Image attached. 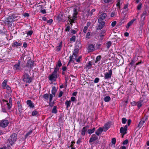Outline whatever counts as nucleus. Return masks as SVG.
Segmentation results:
<instances>
[{
    "label": "nucleus",
    "instance_id": "obj_1",
    "mask_svg": "<svg viewBox=\"0 0 149 149\" xmlns=\"http://www.w3.org/2000/svg\"><path fill=\"white\" fill-rule=\"evenodd\" d=\"M74 13L73 14V16L72 17H68L69 21L71 25L74 22V21L77 19V15L78 12L77 9L75 8L74 9Z\"/></svg>",
    "mask_w": 149,
    "mask_h": 149
},
{
    "label": "nucleus",
    "instance_id": "obj_2",
    "mask_svg": "<svg viewBox=\"0 0 149 149\" xmlns=\"http://www.w3.org/2000/svg\"><path fill=\"white\" fill-rule=\"evenodd\" d=\"M17 139V135L15 133L12 134L9 139V146H12Z\"/></svg>",
    "mask_w": 149,
    "mask_h": 149
},
{
    "label": "nucleus",
    "instance_id": "obj_3",
    "mask_svg": "<svg viewBox=\"0 0 149 149\" xmlns=\"http://www.w3.org/2000/svg\"><path fill=\"white\" fill-rule=\"evenodd\" d=\"M23 81L25 82L30 83L32 81L31 77L25 72V74L23 76Z\"/></svg>",
    "mask_w": 149,
    "mask_h": 149
},
{
    "label": "nucleus",
    "instance_id": "obj_4",
    "mask_svg": "<svg viewBox=\"0 0 149 149\" xmlns=\"http://www.w3.org/2000/svg\"><path fill=\"white\" fill-rule=\"evenodd\" d=\"M4 104L5 103H1V104L2 111L4 112L6 111V109L7 108L10 109L12 106V103H6L5 104Z\"/></svg>",
    "mask_w": 149,
    "mask_h": 149
},
{
    "label": "nucleus",
    "instance_id": "obj_5",
    "mask_svg": "<svg viewBox=\"0 0 149 149\" xmlns=\"http://www.w3.org/2000/svg\"><path fill=\"white\" fill-rule=\"evenodd\" d=\"M8 124L9 122L6 120H3L0 121V126L3 128L6 127Z\"/></svg>",
    "mask_w": 149,
    "mask_h": 149
},
{
    "label": "nucleus",
    "instance_id": "obj_6",
    "mask_svg": "<svg viewBox=\"0 0 149 149\" xmlns=\"http://www.w3.org/2000/svg\"><path fill=\"white\" fill-rule=\"evenodd\" d=\"M104 79H105L108 80L111 78L112 74V71L111 70H109L108 72L105 73Z\"/></svg>",
    "mask_w": 149,
    "mask_h": 149
},
{
    "label": "nucleus",
    "instance_id": "obj_7",
    "mask_svg": "<svg viewBox=\"0 0 149 149\" xmlns=\"http://www.w3.org/2000/svg\"><path fill=\"white\" fill-rule=\"evenodd\" d=\"M17 16H15V15H12L9 16L7 18V22L10 23L15 21V19L17 18Z\"/></svg>",
    "mask_w": 149,
    "mask_h": 149
},
{
    "label": "nucleus",
    "instance_id": "obj_8",
    "mask_svg": "<svg viewBox=\"0 0 149 149\" xmlns=\"http://www.w3.org/2000/svg\"><path fill=\"white\" fill-rule=\"evenodd\" d=\"M147 119V116H145L144 117L141 119V121L139 122L138 125V127H141L144 123L145 121H146Z\"/></svg>",
    "mask_w": 149,
    "mask_h": 149
},
{
    "label": "nucleus",
    "instance_id": "obj_9",
    "mask_svg": "<svg viewBox=\"0 0 149 149\" xmlns=\"http://www.w3.org/2000/svg\"><path fill=\"white\" fill-rule=\"evenodd\" d=\"M127 125H125L124 127H121L120 128V132L122 134H123L122 137H123V136L126 134V131L127 130Z\"/></svg>",
    "mask_w": 149,
    "mask_h": 149
},
{
    "label": "nucleus",
    "instance_id": "obj_10",
    "mask_svg": "<svg viewBox=\"0 0 149 149\" xmlns=\"http://www.w3.org/2000/svg\"><path fill=\"white\" fill-rule=\"evenodd\" d=\"M107 15L105 13H103L101 14L99 18L98 19V22H103V21L104 19L107 17Z\"/></svg>",
    "mask_w": 149,
    "mask_h": 149
},
{
    "label": "nucleus",
    "instance_id": "obj_11",
    "mask_svg": "<svg viewBox=\"0 0 149 149\" xmlns=\"http://www.w3.org/2000/svg\"><path fill=\"white\" fill-rule=\"evenodd\" d=\"M33 64L34 62L31 60H29L27 61L26 66L29 68H31L33 67Z\"/></svg>",
    "mask_w": 149,
    "mask_h": 149
},
{
    "label": "nucleus",
    "instance_id": "obj_12",
    "mask_svg": "<svg viewBox=\"0 0 149 149\" xmlns=\"http://www.w3.org/2000/svg\"><path fill=\"white\" fill-rule=\"evenodd\" d=\"M57 77V75L54 74L52 73L49 76V79L50 81H55Z\"/></svg>",
    "mask_w": 149,
    "mask_h": 149
},
{
    "label": "nucleus",
    "instance_id": "obj_13",
    "mask_svg": "<svg viewBox=\"0 0 149 149\" xmlns=\"http://www.w3.org/2000/svg\"><path fill=\"white\" fill-rule=\"evenodd\" d=\"M20 61L19 60L18 61L17 63L14 65L13 66V68L14 69L17 70H19L20 69L21 67L20 66Z\"/></svg>",
    "mask_w": 149,
    "mask_h": 149
},
{
    "label": "nucleus",
    "instance_id": "obj_14",
    "mask_svg": "<svg viewBox=\"0 0 149 149\" xmlns=\"http://www.w3.org/2000/svg\"><path fill=\"white\" fill-rule=\"evenodd\" d=\"M95 49L94 46L93 44L89 45L88 48V52H93Z\"/></svg>",
    "mask_w": 149,
    "mask_h": 149
},
{
    "label": "nucleus",
    "instance_id": "obj_15",
    "mask_svg": "<svg viewBox=\"0 0 149 149\" xmlns=\"http://www.w3.org/2000/svg\"><path fill=\"white\" fill-rule=\"evenodd\" d=\"M97 138V137L95 135H93L89 140V142L91 143L95 141Z\"/></svg>",
    "mask_w": 149,
    "mask_h": 149
},
{
    "label": "nucleus",
    "instance_id": "obj_16",
    "mask_svg": "<svg viewBox=\"0 0 149 149\" xmlns=\"http://www.w3.org/2000/svg\"><path fill=\"white\" fill-rule=\"evenodd\" d=\"M110 127V123H107L105 124L102 128V129L103 130V131L106 132V131H107Z\"/></svg>",
    "mask_w": 149,
    "mask_h": 149
},
{
    "label": "nucleus",
    "instance_id": "obj_17",
    "mask_svg": "<svg viewBox=\"0 0 149 149\" xmlns=\"http://www.w3.org/2000/svg\"><path fill=\"white\" fill-rule=\"evenodd\" d=\"M57 91V88L56 87L53 86L52 87V89L51 91L52 94L54 96H55Z\"/></svg>",
    "mask_w": 149,
    "mask_h": 149
},
{
    "label": "nucleus",
    "instance_id": "obj_18",
    "mask_svg": "<svg viewBox=\"0 0 149 149\" xmlns=\"http://www.w3.org/2000/svg\"><path fill=\"white\" fill-rule=\"evenodd\" d=\"M99 23H100V24L98 26L97 29H98L101 30L104 27L105 22H101Z\"/></svg>",
    "mask_w": 149,
    "mask_h": 149
},
{
    "label": "nucleus",
    "instance_id": "obj_19",
    "mask_svg": "<svg viewBox=\"0 0 149 149\" xmlns=\"http://www.w3.org/2000/svg\"><path fill=\"white\" fill-rule=\"evenodd\" d=\"M3 102H12V100L10 96H8V97L5 98V99L3 100Z\"/></svg>",
    "mask_w": 149,
    "mask_h": 149
},
{
    "label": "nucleus",
    "instance_id": "obj_20",
    "mask_svg": "<svg viewBox=\"0 0 149 149\" xmlns=\"http://www.w3.org/2000/svg\"><path fill=\"white\" fill-rule=\"evenodd\" d=\"M102 131H103V130L102 128V127H100L95 132V133L97 135H99Z\"/></svg>",
    "mask_w": 149,
    "mask_h": 149
},
{
    "label": "nucleus",
    "instance_id": "obj_21",
    "mask_svg": "<svg viewBox=\"0 0 149 149\" xmlns=\"http://www.w3.org/2000/svg\"><path fill=\"white\" fill-rule=\"evenodd\" d=\"M22 43L21 42H18L17 41H15L13 43V46L14 47H15L17 48L18 46H21L22 45Z\"/></svg>",
    "mask_w": 149,
    "mask_h": 149
},
{
    "label": "nucleus",
    "instance_id": "obj_22",
    "mask_svg": "<svg viewBox=\"0 0 149 149\" xmlns=\"http://www.w3.org/2000/svg\"><path fill=\"white\" fill-rule=\"evenodd\" d=\"M8 81L6 79L2 83V87L3 89H6V86H7Z\"/></svg>",
    "mask_w": 149,
    "mask_h": 149
},
{
    "label": "nucleus",
    "instance_id": "obj_23",
    "mask_svg": "<svg viewBox=\"0 0 149 149\" xmlns=\"http://www.w3.org/2000/svg\"><path fill=\"white\" fill-rule=\"evenodd\" d=\"M87 131V127H84L81 130V134L84 136L86 132Z\"/></svg>",
    "mask_w": 149,
    "mask_h": 149
},
{
    "label": "nucleus",
    "instance_id": "obj_24",
    "mask_svg": "<svg viewBox=\"0 0 149 149\" xmlns=\"http://www.w3.org/2000/svg\"><path fill=\"white\" fill-rule=\"evenodd\" d=\"M59 68L57 66H56L55 68L54 71L52 73V74L57 75V72L58 71Z\"/></svg>",
    "mask_w": 149,
    "mask_h": 149
},
{
    "label": "nucleus",
    "instance_id": "obj_25",
    "mask_svg": "<svg viewBox=\"0 0 149 149\" xmlns=\"http://www.w3.org/2000/svg\"><path fill=\"white\" fill-rule=\"evenodd\" d=\"M132 104L133 106H137L139 108L141 107L142 105L141 103H132Z\"/></svg>",
    "mask_w": 149,
    "mask_h": 149
},
{
    "label": "nucleus",
    "instance_id": "obj_26",
    "mask_svg": "<svg viewBox=\"0 0 149 149\" xmlns=\"http://www.w3.org/2000/svg\"><path fill=\"white\" fill-rule=\"evenodd\" d=\"M101 58L102 57L101 56L99 55V56H97L96 58V60L95 61V63H97L98 61L100 60Z\"/></svg>",
    "mask_w": 149,
    "mask_h": 149
},
{
    "label": "nucleus",
    "instance_id": "obj_27",
    "mask_svg": "<svg viewBox=\"0 0 149 149\" xmlns=\"http://www.w3.org/2000/svg\"><path fill=\"white\" fill-rule=\"evenodd\" d=\"M78 52V50L77 49H75L73 53V55L75 57H76Z\"/></svg>",
    "mask_w": 149,
    "mask_h": 149
},
{
    "label": "nucleus",
    "instance_id": "obj_28",
    "mask_svg": "<svg viewBox=\"0 0 149 149\" xmlns=\"http://www.w3.org/2000/svg\"><path fill=\"white\" fill-rule=\"evenodd\" d=\"M57 107L56 106L54 107L53 108L52 111V112L54 113H56L57 112V110L56 109Z\"/></svg>",
    "mask_w": 149,
    "mask_h": 149
},
{
    "label": "nucleus",
    "instance_id": "obj_29",
    "mask_svg": "<svg viewBox=\"0 0 149 149\" xmlns=\"http://www.w3.org/2000/svg\"><path fill=\"white\" fill-rule=\"evenodd\" d=\"M110 99L111 98L110 97L107 96L104 97V100L105 102H108L110 101Z\"/></svg>",
    "mask_w": 149,
    "mask_h": 149
},
{
    "label": "nucleus",
    "instance_id": "obj_30",
    "mask_svg": "<svg viewBox=\"0 0 149 149\" xmlns=\"http://www.w3.org/2000/svg\"><path fill=\"white\" fill-rule=\"evenodd\" d=\"M95 128H93L92 129V130H88V133L90 134H91L92 133H93L95 131Z\"/></svg>",
    "mask_w": 149,
    "mask_h": 149
},
{
    "label": "nucleus",
    "instance_id": "obj_31",
    "mask_svg": "<svg viewBox=\"0 0 149 149\" xmlns=\"http://www.w3.org/2000/svg\"><path fill=\"white\" fill-rule=\"evenodd\" d=\"M43 98L46 100H48L49 98V95L47 93L43 95Z\"/></svg>",
    "mask_w": 149,
    "mask_h": 149
},
{
    "label": "nucleus",
    "instance_id": "obj_32",
    "mask_svg": "<svg viewBox=\"0 0 149 149\" xmlns=\"http://www.w3.org/2000/svg\"><path fill=\"white\" fill-rule=\"evenodd\" d=\"M6 88L7 89L8 92H11L12 90L11 88L8 86L7 85L6 86Z\"/></svg>",
    "mask_w": 149,
    "mask_h": 149
},
{
    "label": "nucleus",
    "instance_id": "obj_33",
    "mask_svg": "<svg viewBox=\"0 0 149 149\" xmlns=\"http://www.w3.org/2000/svg\"><path fill=\"white\" fill-rule=\"evenodd\" d=\"M116 2H117V3L116 4V6L117 7H118V8L119 9H120V0H119L118 1V0H116Z\"/></svg>",
    "mask_w": 149,
    "mask_h": 149
},
{
    "label": "nucleus",
    "instance_id": "obj_34",
    "mask_svg": "<svg viewBox=\"0 0 149 149\" xmlns=\"http://www.w3.org/2000/svg\"><path fill=\"white\" fill-rule=\"evenodd\" d=\"M27 104L28 106L30 108H33L34 107V105L33 103H27Z\"/></svg>",
    "mask_w": 149,
    "mask_h": 149
},
{
    "label": "nucleus",
    "instance_id": "obj_35",
    "mask_svg": "<svg viewBox=\"0 0 149 149\" xmlns=\"http://www.w3.org/2000/svg\"><path fill=\"white\" fill-rule=\"evenodd\" d=\"M61 48V43H60L59 45L57 46L56 50L58 51H59L60 50Z\"/></svg>",
    "mask_w": 149,
    "mask_h": 149
},
{
    "label": "nucleus",
    "instance_id": "obj_36",
    "mask_svg": "<svg viewBox=\"0 0 149 149\" xmlns=\"http://www.w3.org/2000/svg\"><path fill=\"white\" fill-rule=\"evenodd\" d=\"M55 96H54L53 95L51 94H50L49 97V101L50 102H51L52 101L53 97H54Z\"/></svg>",
    "mask_w": 149,
    "mask_h": 149
},
{
    "label": "nucleus",
    "instance_id": "obj_37",
    "mask_svg": "<svg viewBox=\"0 0 149 149\" xmlns=\"http://www.w3.org/2000/svg\"><path fill=\"white\" fill-rule=\"evenodd\" d=\"M111 42L110 41H109L107 43V44H106V46H107V47L108 49H109V48L111 46Z\"/></svg>",
    "mask_w": 149,
    "mask_h": 149
},
{
    "label": "nucleus",
    "instance_id": "obj_38",
    "mask_svg": "<svg viewBox=\"0 0 149 149\" xmlns=\"http://www.w3.org/2000/svg\"><path fill=\"white\" fill-rule=\"evenodd\" d=\"M53 20L52 19H50L49 20H48L47 21V23L49 25H50L53 22Z\"/></svg>",
    "mask_w": 149,
    "mask_h": 149
},
{
    "label": "nucleus",
    "instance_id": "obj_39",
    "mask_svg": "<svg viewBox=\"0 0 149 149\" xmlns=\"http://www.w3.org/2000/svg\"><path fill=\"white\" fill-rule=\"evenodd\" d=\"M90 32H88L86 34V38L88 39H89L91 38L90 36Z\"/></svg>",
    "mask_w": 149,
    "mask_h": 149
},
{
    "label": "nucleus",
    "instance_id": "obj_40",
    "mask_svg": "<svg viewBox=\"0 0 149 149\" xmlns=\"http://www.w3.org/2000/svg\"><path fill=\"white\" fill-rule=\"evenodd\" d=\"M62 65V63H61V62L60 60H59L57 62V64L56 65V66H57L58 67H60Z\"/></svg>",
    "mask_w": 149,
    "mask_h": 149
},
{
    "label": "nucleus",
    "instance_id": "obj_41",
    "mask_svg": "<svg viewBox=\"0 0 149 149\" xmlns=\"http://www.w3.org/2000/svg\"><path fill=\"white\" fill-rule=\"evenodd\" d=\"M92 65L91 62V61H89L88 63V64L86 65V66L88 68H90Z\"/></svg>",
    "mask_w": 149,
    "mask_h": 149
},
{
    "label": "nucleus",
    "instance_id": "obj_42",
    "mask_svg": "<svg viewBox=\"0 0 149 149\" xmlns=\"http://www.w3.org/2000/svg\"><path fill=\"white\" fill-rule=\"evenodd\" d=\"M70 40V41L74 42L75 40V37L74 36H73Z\"/></svg>",
    "mask_w": 149,
    "mask_h": 149
},
{
    "label": "nucleus",
    "instance_id": "obj_43",
    "mask_svg": "<svg viewBox=\"0 0 149 149\" xmlns=\"http://www.w3.org/2000/svg\"><path fill=\"white\" fill-rule=\"evenodd\" d=\"M113 0H103L106 3H108L110 2H112Z\"/></svg>",
    "mask_w": 149,
    "mask_h": 149
},
{
    "label": "nucleus",
    "instance_id": "obj_44",
    "mask_svg": "<svg viewBox=\"0 0 149 149\" xmlns=\"http://www.w3.org/2000/svg\"><path fill=\"white\" fill-rule=\"evenodd\" d=\"M38 113V112L36 111H33L32 113V115L33 116L37 115Z\"/></svg>",
    "mask_w": 149,
    "mask_h": 149
},
{
    "label": "nucleus",
    "instance_id": "obj_45",
    "mask_svg": "<svg viewBox=\"0 0 149 149\" xmlns=\"http://www.w3.org/2000/svg\"><path fill=\"white\" fill-rule=\"evenodd\" d=\"M88 26H85L84 27V29H83V32L85 33H86V31L88 29Z\"/></svg>",
    "mask_w": 149,
    "mask_h": 149
},
{
    "label": "nucleus",
    "instance_id": "obj_46",
    "mask_svg": "<svg viewBox=\"0 0 149 149\" xmlns=\"http://www.w3.org/2000/svg\"><path fill=\"white\" fill-rule=\"evenodd\" d=\"M128 3H127V4H126L125 6H124V8H123L124 9H126V10L127 11H128V9H127V7H128Z\"/></svg>",
    "mask_w": 149,
    "mask_h": 149
},
{
    "label": "nucleus",
    "instance_id": "obj_47",
    "mask_svg": "<svg viewBox=\"0 0 149 149\" xmlns=\"http://www.w3.org/2000/svg\"><path fill=\"white\" fill-rule=\"evenodd\" d=\"M116 24V21H114L112 22L111 24V26L113 27H114Z\"/></svg>",
    "mask_w": 149,
    "mask_h": 149
},
{
    "label": "nucleus",
    "instance_id": "obj_48",
    "mask_svg": "<svg viewBox=\"0 0 149 149\" xmlns=\"http://www.w3.org/2000/svg\"><path fill=\"white\" fill-rule=\"evenodd\" d=\"M63 94V92L62 91H61L58 95V97H61L62 96Z\"/></svg>",
    "mask_w": 149,
    "mask_h": 149
},
{
    "label": "nucleus",
    "instance_id": "obj_49",
    "mask_svg": "<svg viewBox=\"0 0 149 149\" xmlns=\"http://www.w3.org/2000/svg\"><path fill=\"white\" fill-rule=\"evenodd\" d=\"M122 123L123 124H125L127 121V120L125 118H123L122 119Z\"/></svg>",
    "mask_w": 149,
    "mask_h": 149
},
{
    "label": "nucleus",
    "instance_id": "obj_50",
    "mask_svg": "<svg viewBox=\"0 0 149 149\" xmlns=\"http://www.w3.org/2000/svg\"><path fill=\"white\" fill-rule=\"evenodd\" d=\"M81 56H79L78 58L76 59V61L77 62H79L81 61Z\"/></svg>",
    "mask_w": 149,
    "mask_h": 149
},
{
    "label": "nucleus",
    "instance_id": "obj_51",
    "mask_svg": "<svg viewBox=\"0 0 149 149\" xmlns=\"http://www.w3.org/2000/svg\"><path fill=\"white\" fill-rule=\"evenodd\" d=\"M33 33L32 31H28L27 33V34L28 36H31Z\"/></svg>",
    "mask_w": 149,
    "mask_h": 149
},
{
    "label": "nucleus",
    "instance_id": "obj_52",
    "mask_svg": "<svg viewBox=\"0 0 149 149\" xmlns=\"http://www.w3.org/2000/svg\"><path fill=\"white\" fill-rule=\"evenodd\" d=\"M99 78L98 77L96 78L94 81V82L95 83H97L99 82Z\"/></svg>",
    "mask_w": 149,
    "mask_h": 149
},
{
    "label": "nucleus",
    "instance_id": "obj_53",
    "mask_svg": "<svg viewBox=\"0 0 149 149\" xmlns=\"http://www.w3.org/2000/svg\"><path fill=\"white\" fill-rule=\"evenodd\" d=\"M70 26L69 25L67 26L65 29V31H69L70 30Z\"/></svg>",
    "mask_w": 149,
    "mask_h": 149
},
{
    "label": "nucleus",
    "instance_id": "obj_54",
    "mask_svg": "<svg viewBox=\"0 0 149 149\" xmlns=\"http://www.w3.org/2000/svg\"><path fill=\"white\" fill-rule=\"evenodd\" d=\"M100 40H102L103 39V37L104 36V35L102 34V33H101L100 34Z\"/></svg>",
    "mask_w": 149,
    "mask_h": 149
},
{
    "label": "nucleus",
    "instance_id": "obj_55",
    "mask_svg": "<svg viewBox=\"0 0 149 149\" xmlns=\"http://www.w3.org/2000/svg\"><path fill=\"white\" fill-rule=\"evenodd\" d=\"M147 12L146 10H144L141 15V16L143 17L144 15H146L147 14Z\"/></svg>",
    "mask_w": 149,
    "mask_h": 149
},
{
    "label": "nucleus",
    "instance_id": "obj_56",
    "mask_svg": "<svg viewBox=\"0 0 149 149\" xmlns=\"http://www.w3.org/2000/svg\"><path fill=\"white\" fill-rule=\"evenodd\" d=\"M32 131H29V132H28L27 133V134H26V137L28 136H29V135H30L31 134V133H32Z\"/></svg>",
    "mask_w": 149,
    "mask_h": 149
},
{
    "label": "nucleus",
    "instance_id": "obj_57",
    "mask_svg": "<svg viewBox=\"0 0 149 149\" xmlns=\"http://www.w3.org/2000/svg\"><path fill=\"white\" fill-rule=\"evenodd\" d=\"M116 139L115 138H113L111 141L112 143L113 144H115L116 143Z\"/></svg>",
    "mask_w": 149,
    "mask_h": 149
},
{
    "label": "nucleus",
    "instance_id": "obj_58",
    "mask_svg": "<svg viewBox=\"0 0 149 149\" xmlns=\"http://www.w3.org/2000/svg\"><path fill=\"white\" fill-rule=\"evenodd\" d=\"M128 143V140L127 139H126L125 140L123 143V145H125L127 144Z\"/></svg>",
    "mask_w": 149,
    "mask_h": 149
},
{
    "label": "nucleus",
    "instance_id": "obj_59",
    "mask_svg": "<svg viewBox=\"0 0 149 149\" xmlns=\"http://www.w3.org/2000/svg\"><path fill=\"white\" fill-rule=\"evenodd\" d=\"M76 98L74 97H71V100L72 102L75 101Z\"/></svg>",
    "mask_w": 149,
    "mask_h": 149
},
{
    "label": "nucleus",
    "instance_id": "obj_60",
    "mask_svg": "<svg viewBox=\"0 0 149 149\" xmlns=\"http://www.w3.org/2000/svg\"><path fill=\"white\" fill-rule=\"evenodd\" d=\"M81 139L79 138V139H78V140L77 142V144L80 143L81 141Z\"/></svg>",
    "mask_w": 149,
    "mask_h": 149
},
{
    "label": "nucleus",
    "instance_id": "obj_61",
    "mask_svg": "<svg viewBox=\"0 0 149 149\" xmlns=\"http://www.w3.org/2000/svg\"><path fill=\"white\" fill-rule=\"evenodd\" d=\"M40 12L43 14H45L46 13V10L45 9L41 10Z\"/></svg>",
    "mask_w": 149,
    "mask_h": 149
},
{
    "label": "nucleus",
    "instance_id": "obj_62",
    "mask_svg": "<svg viewBox=\"0 0 149 149\" xmlns=\"http://www.w3.org/2000/svg\"><path fill=\"white\" fill-rule=\"evenodd\" d=\"M133 23V21H130L127 24L129 25L130 26Z\"/></svg>",
    "mask_w": 149,
    "mask_h": 149
},
{
    "label": "nucleus",
    "instance_id": "obj_63",
    "mask_svg": "<svg viewBox=\"0 0 149 149\" xmlns=\"http://www.w3.org/2000/svg\"><path fill=\"white\" fill-rule=\"evenodd\" d=\"M27 46V44L26 42H24L23 44V47L24 48H26Z\"/></svg>",
    "mask_w": 149,
    "mask_h": 149
},
{
    "label": "nucleus",
    "instance_id": "obj_64",
    "mask_svg": "<svg viewBox=\"0 0 149 149\" xmlns=\"http://www.w3.org/2000/svg\"><path fill=\"white\" fill-rule=\"evenodd\" d=\"M70 103H65V104L67 106V108L69 107L70 106Z\"/></svg>",
    "mask_w": 149,
    "mask_h": 149
}]
</instances>
